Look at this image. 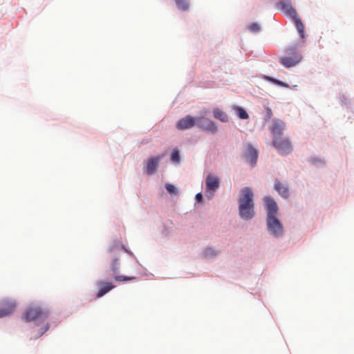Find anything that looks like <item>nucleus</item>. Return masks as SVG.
<instances>
[{"instance_id":"obj_13","label":"nucleus","mask_w":354,"mask_h":354,"mask_svg":"<svg viewBox=\"0 0 354 354\" xmlns=\"http://www.w3.org/2000/svg\"><path fill=\"white\" fill-rule=\"evenodd\" d=\"M15 308V303L6 301L0 304V317L10 315Z\"/></svg>"},{"instance_id":"obj_7","label":"nucleus","mask_w":354,"mask_h":354,"mask_svg":"<svg viewBox=\"0 0 354 354\" xmlns=\"http://www.w3.org/2000/svg\"><path fill=\"white\" fill-rule=\"evenodd\" d=\"M197 120V118L186 115L178 121L176 128L181 131L191 129L196 125Z\"/></svg>"},{"instance_id":"obj_8","label":"nucleus","mask_w":354,"mask_h":354,"mask_svg":"<svg viewBox=\"0 0 354 354\" xmlns=\"http://www.w3.org/2000/svg\"><path fill=\"white\" fill-rule=\"evenodd\" d=\"M276 7L291 18L295 17V15H297L295 10L292 8L290 0H280L276 5Z\"/></svg>"},{"instance_id":"obj_1","label":"nucleus","mask_w":354,"mask_h":354,"mask_svg":"<svg viewBox=\"0 0 354 354\" xmlns=\"http://www.w3.org/2000/svg\"><path fill=\"white\" fill-rule=\"evenodd\" d=\"M253 193L250 188L244 187L239 198V214L245 220H250L254 216Z\"/></svg>"},{"instance_id":"obj_16","label":"nucleus","mask_w":354,"mask_h":354,"mask_svg":"<svg viewBox=\"0 0 354 354\" xmlns=\"http://www.w3.org/2000/svg\"><path fill=\"white\" fill-rule=\"evenodd\" d=\"M245 157L247 160L252 165H254L256 164L258 157V153L256 149L252 147L250 145H248L246 147L245 150Z\"/></svg>"},{"instance_id":"obj_9","label":"nucleus","mask_w":354,"mask_h":354,"mask_svg":"<svg viewBox=\"0 0 354 354\" xmlns=\"http://www.w3.org/2000/svg\"><path fill=\"white\" fill-rule=\"evenodd\" d=\"M219 178L212 174H209L205 179L207 192H214L219 187Z\"/></svg>"},{"instance_id":"obj_15","label":"nucleus","mask_w":354,"mask_h":354,"mask_svg":"<svg viewBox=\"0 0 354 354\" xmlns=\"http://www.w3.org/2000/svg\"><path fill=\"white\" fill-rule=\"evenodd\" d=\"M301 60V56L298 54L293 57H285L280 59V63L286 68L294 66Z\"/></svg>"},{"instance_id":"obj_24","label":"nucleus","mask_w":354,"mask_h":354,"mask_svg":"<svg viewBox=\"0 0 354 354\" xmlns=\"http://www.w3.org/2000/svg\"><path fill=\"white\" fill-rule=\"evenodd\" d=\"M165 188L169 194H174V195L178 194V191L173 185L167 183L165 185Z\"/></svg>"},{"instance_id":"obj_27","label":"nucleus","mask_w":354,"mask_h":354,"mask_svg":"<svg viewBox=\"0 0 354 354\" xmlns=\"http://www.w3.org/2000/svg\"><path fill=\"white\" fill-rule=\"evenodd\" d=\"M48 329V324H45L44 327L42 328V331L41 333H39V336L42 335L46 331H47Z\"/></svg>"},{"instance_id":"obj_3","label":"nucleus","mask_w":354,"mask_h":354,"mask_svg":"<svg viewBox=\"0 0 354 354\" xmlns=\"http://www.w3.org/2000/svg\"><path fill=\"white\" fill-rule=\"evenodd\" d=\"M48 310L39 305H30L23 315V319L27 322L32 321H44L48 316Z\"/></svg>"},{"instance_id":"obj_10","label":"nucleus","mask_w":354,"mask_h":354,"mask_svg":"<svg viewBox=\"0 0 354 354\" xmlns=\"http://www.w3.org/2000/svg\"><path fill=\"white\" fill-rule=\"evenodd\" d=\"M264 201L266 203V209L268 211L267 218L276 216L278 211V206L272 197L268 196L266 197Z\"/></svg>"},{"instance_id":"obj_12","label":"nucleus","mask_w":354,"mask_h":354,"mask_svg":"<svg viewBox=\"0 0 354 354\" xmlns=\"http://www.w3.org/2000/svg\"><path fill=\"white\" fill-rule=\"evenodd\" d=\"M15 308V303L6 301L0 304V317L10 315Z\"/></svg>"},{"instance_id":"obj_14","label":"nucleus","mask_w":354,"mask_h":354,"mask_svg":"<svg viewBox=\"0 0 354 354\" xmlns=\"http://www.w3.org/2000/svg\"><path fill=\"white\" fill-rule=\"evenodd\" d=\"M162 156L163 155L156 157H152L148 160L147 165L145 167L146 172L148 175H151L156 171L158 165V162L162 158Z\"/></svg>"},{"instance_id":"obj_11","label":"nucleus","mask_w":354,"mask_h":354,"mask_svg":"<svg viewBox=\"0 0 354 354\" xmlns=\"http://www.w3.org/2000/svg\"><path fill=\"white\" fill-rule=\"evenodd\" d=\"M285 127L286 125L283 121L279 119L275 120L270 127V132L273 138L281 137Z\"/></svg>"},{"instance_id":"obj_2","label":"nucleus","mask_w":354,"mask_h":354,"mask_svg":"<svg viewBox=\"0 0 354 354\" xmlns=\"http://www.w3.org/2000/svg\"><path fill=\"white\" fill-rule=\"evenodd\" d=\"M119 250L111 248L109 250V257L111 259L109 269L104 272V276L106 280L114 279L115 281H132L136 279L134 277H125L119 275V268H120V255Z\"/></svg>"},{"instance_id":"obj_23","label":"nucleus","mask_w":354,"mask_h":354,"mask_svg":"<svg viewBox=\"0 0 354 354\" xmlns=\"http://www.w3.org/2000/svg\"><path fill=\"white\" fill-rule=\"evenodd\" d=\"M180 159L179 151L176 149L171 153V160L174 162L178 163L180 162Z\"/></svg>"},{"instance_id":"obj_20","label":"nucleus","mask_w":354,"mask_h":354,"mask_svg":"<svg viewBox=\"0 0 354 354\" xmlns=\"http://www.w3.org/2000/svg\"><path fill=\"white\" fill-rule=\"evenodd\" d=\"M292 19L294 21V24L299 33L301 38L305 37V32H304V26L303 23L301 22V19L298 17L297 15H295V17H292Z\"/></svg>"},{"instance_id":"obj_19","label":"nucleus","mask_w":354,"mask_h":354,"mask_svg":"<svg viewBox=\"0 0 354 354\" xmlns=\"http://www.w3.org/2000/svg\"><path fill=\"white\" fill-rule=\"evenodd\" d=\"M213 116L214 118L223 122H228V116L227 114L218 108H215L213 109Z\"/></svg>"},{"instance_id":"obj_26","label":"nucleus","mask_w":354,"mask_h":354,"mask_svg":"<svg viewBox=\"0 0 354 354\" xmlns=\"http://www.w3.org/2000/svg\"><path fill=\"white\" fill-rule=\"evenodd\" d=\"M214 255H216L215 251L212 248H207L205 251V256L207 257H210Z\"/></svg>"},{"instance_id":"obj_21","label":"nucleus","mask_w":354,"mask_h":354,"mask_svg":"<svg viewBox=\"0 0 354 354\" xmlns=\"http://www.w3.org/2000/svg\"><path fill=\"white\" fill-rule=\"evenodd\" d=\"M232 109L240 119L246 120L249 118L248 113L243 108L239 106H233Z\"/></svg>"},{"instance_id":"obj_4","label":"nucleus","mask_w":354,"mask_h":354,"mask_svg":"<svg viewBox=\"0 0 354 354\" xmlns=\"http://www.w3.org/2000/svg\"><path fill=\"white\" fill-rule=\"evenodd\" d=\"M272 145L281 155H287L292 150L291 142L288 138H273Z\"/></svg>"},{"instance_id":"obj_5","label":"nucleus","mask_w":354,"mask_h":354,"mask_svg":"<svg viewBox=\"0 0 354 354\" xmlns=\"http://www.w3.org/2000/svg\"><path fill=\"white\" fill-rule=\"evenodd\" d=\"M268 232L274 236L282 234L283 227L280 221L276 217H268L266 218Z\"/></svg>"},{"instance_id":"obj_22","label":"nucleus","mask_w":354,"mask_h":354,"mask_svg":"<svg viewBox=\"0 0 354 354\" xmlns=\"http://www.w3.org/2000/svg\"><path fill=\"white\" fill-rule=\"evenodd\" d=\"M178 8L187 10L189 8V3L187 0H174Z\"/></svg>"},{"instance_id":"obj_6","label":"nucleus","mask_w":354,"mask_h":354,"mask_svg":"<svg viewBox=\"0 0 354 354\" xmlns=\"http://www.w3.org/2000/svg\"><path fill=\"white\" fill-rule=\"evenodd\" d=\"M197 120L196 125L199 128L212 133L217 132L218 128L216 124L214 121L202 117L197 118Z\"/></svg>"},{"instance_id":"obj_28","label":"nucleus","mask_w":354,"mask_h":354,"mask_svg":"<svg viewBox=\"0 0 354 354\" xmlns=\"http://www.w3.org/2000/svg\"><path fill=\"white\" fill-rule=\"evenodd\" d=\"M196 199L198 201V202H201L203 199V195L201 194V193H198L196 195Z\"/></svg>"},{"instance_id":"obj_18","label":"nucleus","mask_w":354,"mask_h":354,"mask_svg":"<svg viewBox=\"0 0 354 354\" xmlns=\"http://www.w3.org/2000/svg\"><path fill=\"white\" fill-rule=\"evenodd\" d=\"M274 189L283 198H288L289 196V190L288 187L276 180L274 183Z\"/></svg>"},{"instance_id":"obj_25","label":"nucleus","mask_w":354,"mask_h":354,"mask_svg":"<svg viewBox=\"0 0 354 354\" xmlns=\"http://www.w3.org/2000/svg\"><path fill=\"white\" fill-rule=\"evenodd\" d=\"M248 29L252 32H257L260 30V26L257 23H253L248 26Z\"/></svg>"},{"instance_id":"obj_17","label":"nucleus","mask_w":354,"mask_h":354,"mask_svg":"<svg viewBox=\"0 0 354 354\" xmlns=\"http://www.w3.org/2000/svg\"><path fill=\"white\" fill-rule=\"evenodd\" d=\"M98 286L100 287V288L96 295L97 298L104 296L106 293L115 288V286L113 285L111 282L100 281L98 283Z\"/></svg>"}]
</instances>
